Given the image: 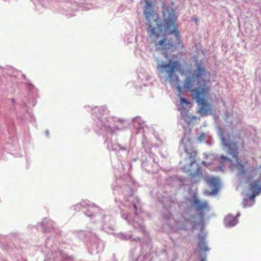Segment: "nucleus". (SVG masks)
<instances>
[{
  "label": "nucleus",
  "mask_w": 261,
  "mask_h": 261,
  "mask_svg": "<svg viewBox=\"0 0 261 261\" xmlns=\"http://www.w3.org/2000/svg\"><path fill=\"white\" fill-rule=\"evenodd\" d=\"M205 74V71L203 66L201 65H197V69L194 71L191 77H188L184 81V89L193 91L194 97L199 107V113L207 115L212 110V106L208 103L204 98L208 91V88L203 87L202 89H200L201 83L205 86V80L203 79Z\"/></svg>",
  "instance_id": "nucleus-1"
},
{
  "label": "nucleus",
  "mask_w": 261,
  "mask_h": 261,
  "mask_svg": "<svg viewBox=\"0 0 261 261\" xmlns=\"http://www.w3.org/2000/svg\"><path fill=\"white\" fill-rule=\"evenodd\" d=\"M163 22L166 25V31L169 32V34L174 35L178 41V46L182 47V42L180 41V35L175 23L177 17L174 10L165 5L163 6Z\"/></svg>",
  "instance_id": "nucleus-2"
},
{
  "label": "nucleus",
  "mask_w": 261,
  "mask_h": 261,
  "mask_svg": "<svg viewBox=\"0 0 261 261\" xmlns=\"http://www.w3.org/2000/svg\"><path fill=\"white\" fill-rule=\"evenodd\" d=\"M146 1L145 6L144 15L148 22V28H149L150 37L151 38H158L159 35L155 32V29L161 30L162 24L160 22L158 14L152 10V3L147 1Z\"/></svg>",
  "instance_id": "nucleus-3"
},
{
  "label": "nucleus",
  "mask_w": 261,
  "mask_h": 261,
  "mask_svg": "<svg viewBox=\"0 0 261 261\" xmlns=\"http://www.w3.org/2000/svg\"><path fill=\"white\" fill-rule=\"evenodd\" d=\"M157 68L161 73L165 72L167 73V79L170 82H173L175 81L177 82L179 81L178 76L174 73L175 71H178L180 74L183 73L182 64L177 60L172 61L171 59L169 60L167 63H162L158 64Z\"/></svg>",
  "instance_id": "nucleus-4"
},
{
  "label": "nucleus",
  "mask_w": 261,
  "mask_h": 261,
  "mask_svg": "<svg viewBox=\"0 0 261 261\" xmlns=\"http://www.w3.org/2000/svg\"><path fill=\"white\" fill-rule=\"evenodd\" d=\"M222 142L225 146L229 149V154L232 155L235 161L237 162L236 167L240 174L245 175L248 172V170L245 169L244 165L241 161H239V156H238L237 144L230 140V137L227 136V137H222Z\"/></svg>",
  "instance_id": "nucleus-5"
},
{
  "label": "nucleus",
  "mask_w": 261,
  "mask_h": 261,
  "mask_svg": "<svg viewBox=\"0 0 261 261\" xmlns=\"http://www.w3.org/2000/svg\"><path fill=\"white\" fill-rule=\"evenodd\" d=\"M182 142L184 144V151L187 153L188 159L191 161V166L196 162V156L197 154L196 150L194 149L193 146L192 145L190 140L186 138L182 139Z\"/></svg>",
  "instance_id": "nucleus-6"
},
{
  "label": "nucleus",
  "mask_w": 261,
  "mask_h": 261,
  "mask_svg": "<svg viewBox=\"0 0 261 261\" xmlns=\"http://www.w3.org/2000/svg\"><path fill=\"white\" fill-rule=\"evenodd\" d=\"M155 45L156 48L158 50L165 52L173 51L176 49V46L173 44V41L171 39L166 38L160 40Z\"/></svg>",
  "instance_id": "nucleus-7"
},
{
  "label": "nucleus",
  "mask_w": 261,
  "mask_h": 261,
  "mask_svg": "<svg viewBox=\"0 0 261 261\" xmlns=\"http://www.w3.org/2000/svg\"><path fill=\"white\" fill-rule=\"evenodd\" d=\"M249 190L252 194H248V197L250 199L253 200L256 196H257L261 192V183L259 180H255L249 186Z\"/></svg>",
  "instance_id": "nucleus-8"
},
{
  "label": "nucleus",
  "mask_w": 261,
  "mask_h": 261,
  "mask_svg": "<svg viewBox=\"0 0 261 261\" xmlns=\"http://www.w3.org/2000/svg\"><path fill=\"white\" fill-rule=\"evenodd\" d=\"M193 204L196 210L198 211H204L208 210V205H207L206 201H201L196 196L193 197Z\"/></svg>",
  "instance_id": "nucleus-9"
},
{
  "label": "nucleus",
  "mask_w": 261,
  "mask_h": 261,
  "mask_svg": "<svg viewBox=\"0 0 261 261\" xmlns=\"http://www.w3.org/2000/svg\"><path fill=\"white\" fill-rule=\"evenodd\" d=\"M206 181L213 190V192H214V193H217L218 191L219 185H220L218 178L216 177H210L206 178Z\"/></svg>",
  "instance_id": "nucleus-10"
},
{
  "label": "nucleus",
  "mask_w": 261,
  "mask_h": 261,
  "mask_svg": "<svg viewBox=\"0 0 261 261\" xmlns=\"http://www.w3.org/2000/svg\"><path fill=\"white\" fill-rule=\"evenodd\" d=\"M191 177L192 183L194 184L197 182L198 180L196 179V178H200L202 177V172H201L200 168H197V170H195V172L191 173Z\"/></svg>",
  "instance_id": "nucleus-11"
},
{
  "label": "nucleus",
  "mask_w": 261,
  "mask_h": 261,
  "mask_svg": "<svg viewBox=\"0 0 261 261\" xmlns=\"http://www.w3.org/2000/svg\"><path fill=\"white\" fill-rule=\"evenodd\" d=\"M198 239V247L199 249L204 252L207 251L208 249L205 244L204 237L199 236Z\"/></svg>",
  "instance_id": "nucleus-12"
},
{
  "label": "nucleus",
  "mask_w": 261,
  "mask_h": 261,
  "mask_svg": "<svg viewBox=\"0 0 261 261\" xmlns=\"http://www.w3.org/2000/svg\"><path fill=\"white\" fill-rule=\"evenodd\" d=\"M225 222H226L227 226H233L237 224V220L236 218L231 216H227L226 219H225Z\"/></svg>",
  "instance_id": "nucleus-13"
},
{
  "label": "nucleus",
  "mask_w": 261,
  "mask_h": 261,
  "mask_svg": "<svg viewBox=\"0 0 261 261\" xmlns=\"http://www.w3.org/2000/svg\"><path fill=\"white\" fill-rule=\"evenodd\" d=\"M205 138V134L204 133H201L198 138H197V140L199 141V142H203Z\"/></svg>",
  "instance_id": "nucleus-14"
},
{
  "label": "nucleus",
  "mask_w": 261,
  "mask_h": 261,
  "mask_svg": "<svg viewBox=\"0 0 261 261\" xmlns=\"http://www.w3.org/2000/svg\"><path fill=\"white\" fill-rule=\"evenodd\" d=\"M180 105L182 106L184 105V104H186L187 105L190 104V102H189L188 101H187L186 99H185L184 98H180Z\"/></svg>",
  "instance_id": "nucleus-15"
},
{
  "label": "nucleus",
  "mask_w": 261,
  "mask_h": 261,
  "mask_svg": "<svg viewBox=\"0 0 261 261\" xmlns=\"http://www.w3.org/2000/svg\"><path fill=\"white\" fill-rule=\"evenodd\" d=\"M220 159H221V160H223V161H227L229 160V159L227 158V157L225 155L220 156Z\"/></svg>",
  "instance_id": "nucleus-16"
},
{
  "label": "nucleus",
  "mask_w": 261,
  "mask_h": 261,
  "mask_svg": "<svg viewBox=\"0 0 261 261\" xmlns=\"http://www.w3.org/2000/svg\"><path fill=\"white\" fill-rule=\"evenodd\" d=\"M251 172H255V169H254V168H251Z\"/></svg>",
  "instance_id": "nucleus-17"
},
{
  "label": "nucleus",
  "mask_w": 261,
  "mask_h": 261,
  "mask_svg": "<svg viewBox=\"0 0 261 261\" xmlns=\"http://www.w3.org/2000/svg\"><path fill=\"white\" fill-rule=\"evenodd\" d=\"M177 89H178V91H181V87L180 86H178L177 87Z\"/></svg>",
  "instance_id": "nucleus-18"
},
{
  "label": "nucleus",
  "mask_w": 261,
  "mask_h": 261,
  "mask_svg": "<svg viewBox=\"0 0 261 261\" xmlns=\"http://www.w3.org/2000/svg\"><path fill=\"white\" fill-rule=\"evenodd\" d=\"M201 261H205V258L203 257L202 259H201Z\"/></svg>",
  "instance_id": "nucleus-19"
},
{
  "label": "nucleus",
  "mask_w": 261,
  "mask_h": 261,
  "mask_svg": "<svg viewBox=\"0 0 261 261\" xmlns=\"http://www.w3.org/2000/svg\"><path fill=\"white\" fill-rule=\"evenodd\" d=\"M165 57H167V53H165Z\"/></svg>",
  "instance_id": "nucleus-20"
}]
</instances>
